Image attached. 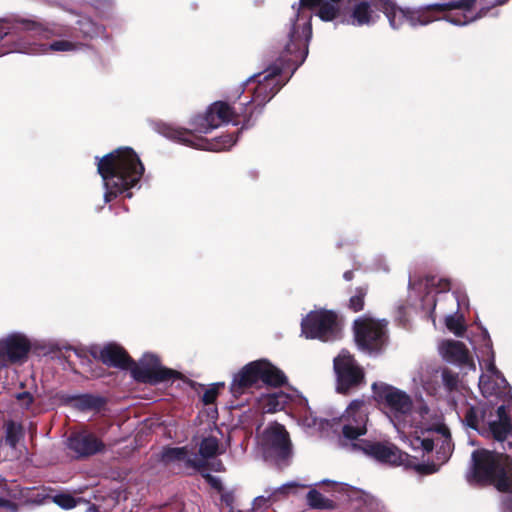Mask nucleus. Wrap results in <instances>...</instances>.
<instances>
[{
    "label": "nucleus",
    "instance_id": "f257e3e1",
    "mask_svg": "<svg viewBox=\"0 0 512 512\" xmlns=\"http://www.w3.org/2000/svg\"><path fill=\"white\" fill-rule=\"evenodd\" d=\"M372 388L403 441L408 442L413 450L423 452H430L436 447L439 463L418 465L417 470L423 474L437 472L440 465L448 461L454 449L450 431L441 417L433 416L423 404L414 409L411 397L396 387L374 383Z\"/></svg>",
    "mask_w": 512,
    "mask_h": 512
},
{
    "label": "nucleus",
    "instance_id": "f03ea898",
    "mask_svg": "<svg viewBox=\"0 0 512 512\" xmlns=\"http://www.w3.org/2000/svg\"><path fill=\"white\" fill-rule=\"evenodd\" d=\"M473 5L474 0H444L417 9H404L390 0H382L381 13L386 16L394 30L400 29L404 24L416 27L438 20L461 26L482 17V14L474 12Z\"/></svg>",
    "mask_w": 512,
    "mask_h": 512
},
{
    "label": "nucleus",
    "instance_id": "7ed1b4c3",
    "mask_svg": "<svg viewBox=\"0 0 512 512\" xmlns=\"http://www.w3.org/2000/svg\"><path fill=\"white\" fill-rule=\"evenodd\" d=\"M339 2L340 0H300L297 7L293 6L294 15L290 19L284 56L286 62L295 65L291 74L302 65L308 55L313 13L323 21H332L339 12Z\"/></svg>",
    "mask_w": 512,
    "mask_h": 512
},
{
    "label": "nucleus",
    "instance_id": "20e7f679",
    "mask_svg": "<svg viewBox=\"0 0 512 512\" xmlns=\"http://www.w3.org/2000/svg\"><path fill=\"white\" fill-rule=\"evenodd\" d=\"M96 159L105 190V202L121 194L130 198V190L138 186L144 173V166L137 153L130 147H120Z\"/></svg>",
    "mask_w": 512,
    "mask_h": 512
},
{
    "label": "nucleus",
    "instance_id": "39448f33",
    "mask_svg": "<svg viewBox=\"0 0 512 512\" xmlns=\"http://www.w3.org/2000/svg\"><path fill=\"white\" fill-rule=\"evenodd\" d=\"M457 415L470 428L484 437L500 443L502 449L512 453V425L504 404L496 409L481 404L466 403L464 399L454 401Z\"/></svg>",
    "mask_w": 512,
    "mask_h": 512
},
{
    "label": "nucleus",
    "instance_id": "423d86ee",
    "mask_svg": "<svg viewBox=\"0 0 512 512\" xmlns=\"http://www.w3.org/2000/svg\"><path fill=\"white\" fill-rule=\"evenodd\" d=\"M411 293H415L421 298L422 306L430 312L433 322L436 318H441L448 313L458 312L462 301L460 296L449 290L451 283L448 279L436 276L425 277L418 280L410 278L409 282Z\"/></svg>",
    "mask_w": 512,
    "mask_h": 512
},
{
    "label": "nucleus",
    "instance_id": "0eeeda50",
    "mask_svg": "<svg viewBox=\"0 0 512 512\" xmlns=\"http://www.w3.org/2000/svg\"><path fill=\"white\" fill-rule=\"evenodd\" d=\"M511 460L508 455L477 449L472 452L466 473L469 484H493L499 491L512 488Z\"/></svg>",
    "mask_w": 512,
    "mask_h": 512
},
{
    "label": "nucleus",
    "instance_id": "6e6552de",
    "mask_svg": "<svg viewBox=\"0 0 512 512\" xmlns=\"http://www.w3.org/2000/svg\"><path fill=\"white\" fill-rule=\"evenodd\" d=\"M20 21L32 22L36 27L29 30L20 29L19 53L45 55L50 52H75L83 47L80 42L66 39L55 40L49 44L42 42V40L63 35L65 33L63 28L68 25L64 20L47 25L27 18H20Z\"/></svg>",
    "mask_w": 512,
    "mask_h": 512
},
{
    "label": "nucleus",
    "instance_id": "1a4fd4ad",
    "mask_svg": "<svg viewBox=\"0 0 512 512\" xmlns=\"http://www.w3.org/2000/svg\"><path fill=\"white\" fill-rule=\"evenodd\" d=\"M286 382L284 373L266 359L252 361L234 374L230 390L234 396L243 395L260 384L280 386Z\"/></svg>",
    "mask_w": 512,
    "mask_h": 512
},
{
    "label": "nucleus",
    "instance_id": "9d476101",
    "mask_svg": "<svg viewBox=\"0 0 512 512\" xmlns=\"http://www.w3.org/2000/svg\"><path fill=\"white\" fill-rule=\"evenodd\" d=\"M283 72L282 65L274 64L266 70L254 74L249 77L244 85H255L252 91V97L246 102L241 103L239 107H236L237 117H244V125H248L251 115L246 119V107L253 103L255 106L263 107L269 102L276 93L281 89L285 82L281 80V74Z\"/></svg>",
    "mask_w": 512,
    "mask_h": 512
},
{
    "label": "nucleus",
    "instance_id": "9b49d317",
    "mask_svg": "<svg viewBox=\"0 0 512 512\" xmlns=\"http://www.w3.org/2000/svg\"><path fill=\"white\" fill-rule=\"evenodd\" d=\"M368 415V405L361 400L352 401L346 408L339 419L341 425L340 444L343 448L351 452L358 451L352 445L364 440L361 439V436L366 435L368 431Z\"/></svg>",
    "mask_w": 512,
    "mask_h": 512
},
{
    "label": "nucleus",
    "instance_id": "f8f14e48",
    "mask_svg": "<svg viewBox=\"0 0 512 512\" xmlns=\"http://www.w3.org/2000/svg\"><path fill=\"white\" fill-rule=\"evenodd\" d=\"M301 331L302 335L308 339H319L326 342L337 339L340 328L337 316L333 311L315 310L302 319Z\"/></svg>",
    "mask_w": 512,
    "mask_h": 512
},
{
    "label": "nucleus",
    "instance_id": "ddd939ff",
    "mask_svg": "<svg viewBox=\"0 0 512 512\" xmlns=\"http://www.w3.org/2000/svg\"><path fill=\"white\" fill-rule=\"evenodd\" d=\"M33 348L31 337L18 330L10 331L0 337V370L10 365L23 364Z\"/></svg>",
    "mask_w": 512,
    "mask_h": 512
},
{
    "label": "nucleus",
    "instance_id": "4468645a",
    "mask_svg": "<svg viewBox=\"0 0 512 512\" xmlns=\"http://www.w3.org/2000/svg\"><path fill=\"white\" fill-rule=\"evenodd\" d=\"M237 110L236 107H231L225 102L213 103L203 115H196L190 121V129L186 131L192 132L195 136H202L207 134L214 128H217L222 123L233 122L238 124L236 121ZM185 130V128H183Z\"/></svg>",
    "mask_w": 512,
    "mask_h": 512
},
{
    "label": "nucleus",
    "instance_id": "2eb2a0df",
    "mask_svg": "<svg viewBox=\"0 0 512 512\" xmlns=\"http://www.w3.org/2000/svg\"><path fill=\"white\" fill-rule=\"evenodd\" d=\"M163 135L171 140L177 141L184 145L208 150L221 151L230 149L235 143L236 138L233 135H222L220 137L209 140L203 136H195L192 132L182 129V127L166 125L162 131Z\"/></svg>",
    "mask_w": 512,
    "mask_h": 512
},
{
    "label": "nucleus",
    "instance_id": "dca6fc26",
    "mask_svg": "<svg viewBox=\"0 0 512 512\" xmlns=\"http://www.w3.org/2000/svg\"><path fill=\"white\" fill-rule=\"evenodd\" d=\"M342 22L354 27H370L381 17L382 0H343Z\"/></svg>",
    "mask_w": 512,
    "mask_h": 512
},
{
    "label": "nucleus",
    "instance_id": "f3484780",
    "mask_svg": "<svg viewBox=\"0 0 512 512\" xmlns=\"http://www.w3.org/2000/svg\"><path fill=\"white\" fill-rule=\"evenodd\" d=\"M355 340L358 347L368 353L382 348L386 336V322L369 316L359 317L354 321Z\"/></svg>",
    "mask_w": 512,
    "mask_h": 512
},
{
    "label": "nucleus",
    "instance_id": "a211bd4d",
    "mask_svg": "<svg viewBox=\"0 0 512 512\" xmlns=\"http://www.w3.org/2000/svg\"><path fill=\"white\" fill-rule=\"evenodd\" d=\"M265 458L284 460L291 454V442L284 426L273 423L267 426L258 439Z\"/></svg>",
    "mask_w": 512,
    "mask_h": 512
},
{
    "label": "nucleus",
    "instance_id": "6ab92c4d",
    "mask_svg": "<svg viewBox=\"0 0 512 512\" xmlns=\"http://www.w3.org/2000/svg\"><path fill=\"white\" fill-rule=\"evenodd\" d=\"M490 357L485 364V372L479 378V389L482 395L492 403L497 399L508 398L512 401L510 388L506 379L501 375L494 363V352H490Z\"/></svg>",
    "mask_w": 512,
    "mask_h": 512
},
{
    "label": "nucleus",
    "instance_id": "aec40b11",
    "mask_svg": "<svg viewBox=\"0 0 512 512\" xmlns=\"http://www.w3.org/2000/svg\"><path fill=\"white\" fill-rule=\"evenodd\" d=\"M334 370L337 376V391L340 393L348 392L364 379L363 370L345 350L334 359Z\"/></svg>",
    "mask_w": 512,
    "mask_h": 512
},
{
    "label": "nucleus",
    "instance_id": "412c9836",
    "mask_svg": "<svg viewBox=\"0 0 512 512\" xmlns=\"http://www.w3.org/2000/svg\"><path fill=\"white\" fill-rule=\"evenodd\" d=\"M133 374L137 380L151 384L166 382L178 376L176 371L163 367L159 358L152 353L142 356Z\"/></svg>",
    "mask_w": 512,
    "mask_h": 512
},
{
    "label": "nucleus",
    "instance_id": "4be33fe9",
    "mask_svg": "<svg viewBox=\"0 0 512 512\" xmlns=\"http://www.w3.org/2000/svg\"><path fill=\"white\" fill-rule=\"evenodd\" d=\"M364 455L375 459L376 461L392 466H398L404 463L406 454L402 453L396 446L390 443L374 442L363 440L352 445Z\"/></svg>",
    "mask_w": 512,
    "mask_h": 512
},
{
    "label": "nucleus",
    "instance_id": "5701e85b",
    "mask_svg": "<svg viewBox=\"0 0 512 512\" xmlns=\"http://www.w3.org/2000/svg\"><path fill=\"white\" fill-rule=\"evenodd\" d=\"M323 484L331 485V490L338 494V498L349 504V509L355 512H374V502L363 491L341 482L324 479Z\"/></svg>",
    "mask_w": 512,
    "mask_h": 512
},
{
    "label": "nucleus",
    "instance_id": "b1692460",
    "mask_svg": "<svg viewBox=\"0 0 512 512\" xmlns=\"http://www.w3.org/2000/svg\"><path fill=\"white\" fill-rule=\"evenodd\" d=\"M36 27L29 21L0 20V56L9 53H19L20 29L29 30Z\"/></svg>",
    "mask_w": 512,
    "mask_h": 512
},
{
    "label": "nucleus",
    "instance_id": "393cba45",
    "mask_svg": "<svg viewBox=\"0 0 512 512\" xmlns=\"http://www.w3.org/2000/svg\"><path fill=\"white\" fill-rule=\"evenodd\" d=\"M441 356L448 362L456 364L461 368H468L475 371L476 365L466 346L455 340L443 341L439 346Z\"/></svg>",
    "mask_w": 512,
    "mask_h": 512
},
{
    "label": "nucleus",
    "instance_id": "a878e982",
    "mask_svg": "<svg viewBox=\"0 0 512 512\" xmlns=\"http://www.w3.org/2000/svg\"><path fill=\"white\" fill-rule=\"evenodd\" d=\"M160 459L166 465L179 464L186 467L199 468L202 464L198 455L189 451L186 447L164 448Z\"/></svg>",
    "mask_w": 512,
    "mask_h": 512
},
{
    "label": "nucleus",
    "instance_id": "bb28decb",
    "mask_svg": "<svg viewBox=\"0 0 512 512\" xmlns=\"http://www.w3.org/2000/svg\"><path fill=\"white\" fill-rule=\"evenodd\" d=\"M68 447L78 456H88L101 449V443L87 432L77 433L68 439Z\"/></svg>",
    "mask_w": 512,
    "mask_h": 512
},
{
    "label": "nucleus",
    "instance_id": "cd10ccee",
    "mask_svg": "<svg viewBox=\"0 0 512 512\" xmlns=\"http://www.w3.org/2000/svg\"><path fill=\"white\" fill-rule=\"evenodd\" d=\"M101 361L109 366L127 368L131 359L125 350L117 344H108L100 350Z\"/></svg>",
    "mask_w": 512,
    "mask_h": 512
},
{
    "label": "nucleus",
    "instance_id": "c85d7f7f",
    "mask_svg": "<svg viewBox=\"0 0 512 512\" xmlns=\"http://www.w3.org/2000/svg\"><path fill=\"white\" fill-rule=\"evenodd\" d=\"M289 400V395L282 391L263 394L258 399V408L263 413H274L282 410Z\"/></svg>",
    "mask_w": 512,
    "mask_h": 512
},
{
    "label": "nucleus",
    "instance_id": "c756f323",
    "mask_svg": "<svg viewBox=\"0 0 512 512\" xmlns=\"http://www.w3.org/2000/svg\"><path fill=\"white\" fill-rule=\"evenodd\" d=\"M298 484L295 482H289L286 484H283L277 488H274L273 490H267L265 493L267 495H261L254 499L252 504V510L254 512H258L260 510L266 509L269 507L271 503L272 498H276L277 495H286L292 490L293 488L297 487Z\"/></svg>",
    "mask_w": 512,
    "mask_h": 512
},
{
    "label": "nucleus",
    "instance_id": "7c9ffc66",
    "mask_svg": "<svg viewBox=\"0 0 512 512\" xmlns=\"http://www.w3.org/2000/svg\"><path fill=\"white\" fill-rule=\"evenodd\" d=\"M439 373V368L436 365L431 364V366L423 367L419 372L418 378L414 377V381L421 384L428 393L435 394Z\"/></svg>",
    "mask_w": 512,
    "mask_h": 512
},
{
    "label": "nucleus",
    "instance_id": "2f4dec72",
    "mask_svg": "<svg viewBox=\"0 0 512 512\" xmlns=\"http://www.w3.org/2000/svg\"><path fill=\"white\" fill-rule=\"evenodd\" d=\"M77 16L76 24L79 31L86 38L104 37L106 29L103 25L95 23L90 17Z\"/></svg>",
    "mask_w": 512,
    "mask_h": 512
},
{
    "label": "nucleus",
    "instance_id": "473e14b6",
    "mask_svg": "<svg viewBox=\"0 0 512 512\" xmlns=\"http://www.w3.org/2000/svg\"><path fill=\"white\" fill-rule=\"evenodd\" d=\"M299 404L301 410L299 411V422L305 429H320L323 426V421L313 415L307 406V400L299 397Z\"/></svg>",
    "mask_w": 512,
    "mask_h": 512
},
{
    "label": "nucleus",
    "instance_id": "72a5a7b5",
    "mask_svg": "<svg viewBox=\"0 0 512 512\" xmlns=\"http://www.w3.org/2000/svg\"><path fill=\"white\" fill-rule=\"evenodd\" d=\"M219 453H221V451L218 439L215 436L205 437L199 447L198 457L202 461L200 467L204 465L206 459L212 458Z\"/></svg>",
    "mask_w": 512,
    "mask_h": 512
},
{
    "label": "nucleus",
    "instance_id": "f704fd0d",
    "mask_svg": "<svg viewBox=\"0 0 512 512\" xmlns=\"http://www.w3.org/2000/svg\"><path fill=\"white\" fill-rule=\"evenodd\" d=\"M445 320L446 327L456 336H461L465 331L462 316L456 313H448L442 316Z\"/></svg>",
    "mask_w": 512,
    "mask_h": 512
},
{
    "label": "nucleus",
    "instance_id": "c9c22d12",
    "mask_svg": "<svg viewBox=\"0 0 512 512\" xmlns=\"http://www.w3.org/2000/svg\"><path fill=\"white\" fill-rule=\"evenodd\" d=\"M308 504L317 509H329L333 507V501L324 497L317 490H310L307 494Z\"/></svg>",
    "mask_w": 512,
    "mask_h": 512
},
{
    "label": "nucleus",
    "instance_id": "e433bc0d",
    "mask_svg": "<svg viewBox=\"0 0 512 512\" xmlns=\"http://www.w3.org/2000/svg\"><path fill=\"white\" fill-rule=\"evenodd\" d=\"M22 437L23 429L21 425L15 422H8L6 424V442L11 448H16Z\"/></svg>",
    "mask_w": 512,
    "mask_h": 512
},
{
    "label": "nucleus",
    "instance_id": "4c0bfd02",
    "mask_svg": "<svg viewBox=\"0 0 512 512\" xmlns=\"http://www.w3.org/2000/svg\"><path fill=\"white\" fill-rule=\"evenodd\" d=\"M441 378L447 392L452 393L457 391L459 383L457 374L448 369H444L441 371Z\"/></svg>",
    "mask_w": 512,
    "mask_h": 512
},
{
    "label": "nucleus",
    "instance_id": "58836bf2",
    "mask_svg": "<svg viewBox=\"0 0 512 512\" xmlns=\"http://www.w3.org/2000/svg\"><path fill=\"white\" fill-rule=\"evenodd\" d=\"M366 292V288L359 287L356 289L355 294L351 296L349 306L353 311L357 312L363 309Z\"/></svg>",
    "mask_w": 512,
    "mask_h": 512
},
{
    "label": "nucleus",
    "instance_id": "ea45409f",
    "mask_svg": "<svg viewBox=\"0 0 512 512\" xmlns=\"http://www.w3.org/2000/svg\"><path fill=\"white\" fill-rule=\"evenodd\" d=\"M223 387L224 383H215L211 385L202 395L203 403L206 405L213 403L218 396L219 389Z\"/></svg>",
    "mask_w": 512,
    "mask_h": 512
},
{
    "label": "nucleus",
    "instance_id": "a19ab883",
    "mask_svg": "<svg viewBox=\"0 0 512 512\" xmlns=\"http://www.w3.org/2000/svg\"><path fill=\"white\" fill-rule=\"evenodd\" d=\"M54 503L64 509H71L76 506L75 499L68 494H58L53 498Z\"/></svg>",
    "mask_w": 512,
    "mask_h": 512
},
{
    "label": "nucleus",
    "instance_id": "79ce46f5",
    "mask_svg": "<svg viewBox=\"0 0 512 512\" xmlns=\"http://www.w3.org/2000/svg\"><path fill=\"white\" fill-rule=\"evenodd\" d=\"M77 400L78 405L83 409L95 408L99 405V400L90 395L80 396Z\"/></svg>",
    "mask_w": 512,
    "mask_h": 512
},
{
    "label": "nucleus",
    "instance_id": "37998d69",
    "mask_svg": "<svg viewBox=\"0 0 512 512\" xmlns=\"http://www.w3.org/2000/svg\"><path fill=\"white\" fill-rule=\"evenodd\" d=\"M17 400L23 408L28 409L33 402V396L29 392H22L17 394Z\"/></svg>",
    "mask_w": 512,
    "mask_h": 512
},
{
    "label": "nucleus",
    "instance_id": "c03bdc74",
    "mask_svg": "<svg viewBox=\"0 0 512 512\" xmlns=\"http://www.w3.org/2000/svg\"><path fill=\"white\" fill-rule=\"evenodd\" d=\"M0 512H16V507L11 502L0 499Z\"/></svg>",
    "mask_w": 512,
    "mask_h": 512
},
{
    "label": "nucleus",
    "instance_id": "a18cd8bd",
    "mask_svg": "<svg viewBox=\"0 0 512 512\" xmlns=\"http://www.w3.org/2000/svg\"><path fill=\"white\" fill-rule=\"evenodd\" d=\"M206 479H207V482L215 489L217 490H221L222 488V484H221V480L217 477H214L210 474H207L206 475Z\"/></svg>",
    "mask_w": 512,
    "mask_h": 512
},
{
    "label": "nucleus",
    "instance_id": "49530a36",
    "mask_svg": "<svg viewBox=\"0 0 512 512\" xmlns=\"http://www.w3.org/2000/svg\"><path fill=\"white\" fill-rule=\"evenodd\" d=\"M503 512H512V495L505 496L502 501Z\"/></svg>",
    "mask_w": 512,
    "mask_h": 512
},
{
    "label": "nucleus",
    "instance_id": "de8ad7c7",
    "mask_svg": "<svg viewBox=\"0 0 512 512\" xmlns=\"http://www.w3.org/2000/svg\"><path fill=\"white\" fill-rule=\"evenodd\" d=\"M343 277L346 281H350L353 278V272L352 271H346L343 274Z\"/></svg>",
    "mask_w": 512,
    "mask_h": 512
}]
</instances>
